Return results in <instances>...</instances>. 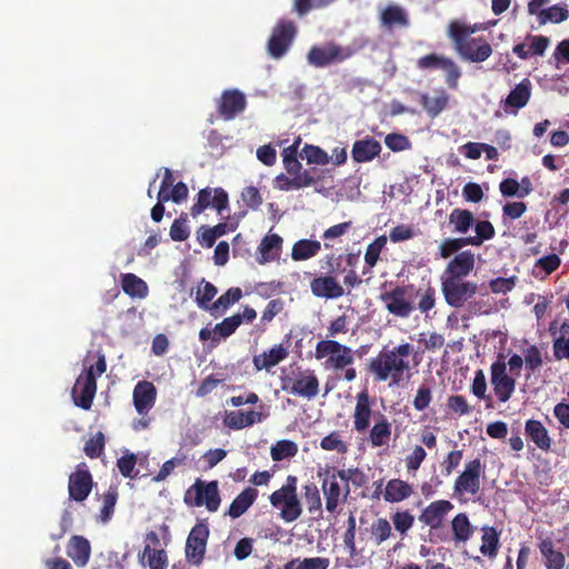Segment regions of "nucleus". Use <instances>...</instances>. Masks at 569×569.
<instances>
[{
    "instance_id": "nucleus-1",
    "label": "nucleus",
    "mask_w": 569,
    "mask_h": 569,
    "mask_svg": "<svg viewBox=\"0 0 569 569\" xmlns=\"http://www.w3.org/2000/svg\"><path fill=\"white\" fill-rule=\"evenodd\" d=\"M413 346L409 342L401 343L392 349L383 348L376 357L368 361V371L376 382L391 380V383H400L410 371V356Z\"/></svg>"
},
{
    "instance_id": "nucleus-2",
    "label": "nucleus",
    "mask_w": 569,
    "mask_h": 569,
    "mask_svg": "<svg viewBox=\"0 0 569 569\" xmlns=\"http://www.w3.org/2000/svg\"><path fill=\"white\" fill-rule=\"evenodd\" d=\"M476 27L452 21L448 28V36L455 43L457 52L471 62H483L492 54L491 46L483 38H470Z\"/></svg>"
},
{
    "instance_id": "nucleus-3",
    "label": "nucleus",
    "mask_w": 569,
    "mask_h": 569,
    "mask_svg": "<svg viewBox=\"0 0 569 569\" xmlns=\"http://www.w3.org/2000/svg\"><path fill=\"white\" fill-rule=\"evenodd\" d=\"M107 370L106 356L97 352V361L90 366H84L83 372L77 378L72 388V399L77 407L89 410L97 392V378Z\"/></svg>"
},
{
    "instance_id": "nucleus-4",
    "label": "nucleus",
    "mask_w": 569,
    "mask_h": 569,
    "mask_svg": "<svg viewBox=\"0 0 569 569\" xmlns=\"http://www.w3.org/2000/svg\"><path fill=\"white\" fill-rule=\"evenodd\" d=\"M282 163L286 173H279L273 180V187L280 191L299 190L309 184L312 179L307 172H301L302 164L299 161L300 152L296 146L286 147L282 152Z\"/></svg>"
},
{
    "instance_id": "nucleus-5",
    "label": "nucleus",
    "mask_w": 569,
    "mask_h": 569,
    "mask_svg": "<svg viewBox=\"0 0 569 569\" xmlns=\"http://www.w3.org/2000/svg\"><path fill=\"white\" fill-rule=\"evenodd\" d=\"M297 477L289 475L284 485L269 497L271 506L280 509V517L284 522H293L302 513V506L297 493Z\"/></svg>"
},
{
    "instance_id": "nucleus-6",
    "label": "nucleus",
    "mask_w": 569,
    "mask_h": 569,
    "mask_svg": "<svg viewBox=\"0 0 569 569\" xmlns=\"http://www.w3.org/2000/svg\"><path fill=\"white\" fill-rule=\"evenodd\" d=\"M315 357L327 358L326 366L333 370H343L355 361L353 350L332 339L321 340L316 346Z\"/></svg>"
},
{
    "instance_id": "nucleus-7",
    "label": "nucleus",
    "mask_w": 569,
    "mask_h": 569,
    "mask_svg": "<svg viewBox=\"0 0 569 569\" xmlns=\"http://www.w3.org/2000/svg\"><path fill=\"white\" fill-rule=\"evenodd\" d=\"M356 50L349 46L342 47L336 42L323 46H312L307 53V61L315 68H326L350 59Z\"/></svg>"
},
{
    "instance_id": "nucleus-8",
    "label": "nucleus",
    "mask_w": 569,
    "mask_h": 569,
    "mask_svg": "<svg viewBox=\"0 0 569 569\" xmlns=\"http://www.w3.org/2000/svg\"><path fill=\"white\" fill-rule=\"evenodd\" d=\"M184 502L192 507L204 506L208 511L216 512L221 502L218 482L197 479L187 490Z\"/></svg>"
},
{
    "instance_id": "nucleus-9",
    "label": "nucleus",
    "mask_w": 569,
    "mask_h": 569,
    "mask_svg": "<svg viewBox=\"0 0 569 569\" xmlns=\"http://www.w3.org/2000/svg\"><path fill=\"white\" fill-rule=\"evenodd\" d=\"M486 466L479 458L468 461L463 471L456 478L453 495L462 500L466 495L477 496L481 488V478L485 476Z\"/></svg>"
},
{
    "instance_id": "nucleus-10",
    "label": "nucleus",
    "mask_w": 569,
    "mask_h": 569,
    "mask_svg": "<svg viewBox=\"0 0 569 569\" xmlns=\"http://www.w3.org/2000/svg\"><path fill=\"white\" fill-rule=\"evenodd\" d=\"M413 286H396L389 291L380 295V300L383 302L386 310L398 318H409L416 310L411 300Z\"/></svg>"
},
{
    "instance_id": "nucleus-11",
    "label": "nucleus",
    "mask_w": 569,
    "mask_h": 569,
    "mask_svg": "<svg viewBox=\"0 0 569 569\" xmlns=\"http://www.w3.org/2000/svg\"><path fill=\"white\" fill-rule=\"evenodd\" d=\"M297 34V26L293 21L281 19L272 29L267 43V50L271 58H282L291 47Z\"/></svg>"
},
{
    "instance_id": "nucleus-12",
    "label": "nucleus",
    "mask_w": 569,
    "mask_h": 569,
    "mask_svg": "<svg viewBox=\"0 0 569 569\" xmlns=\"http://www.w3.org/2000/svg\"><path fill=\"white\" fill-rule=\"evenodd\" d=\"M478 290V284L465 279L441 278V291L445 301L452 308H461Z\"/></svg>"
},
{
    "instance_id": "nucleus-13",
    "label": "nucleus",
    "mask_w": 569,
    "mask_h": 569,
    "mask_svg": "<svg viewBox=\"0 0 569 569\" xmlns=\"http://www.w3.org/2000/svg\"><path fill=\"white\" fill-rule=\"evenodd\" d=\"M282 389L291 395L313 399L319 393V379L313 370H296L283 381Z\"/></svg>"
},
{
    "instance_id": "nucleus-14",
    "label": "nucleus",
    "mask_w": 569,
    "mask_h": 569,
    "mask_svg": "<svg viewBox=\"0 0 569 569\" xmlns=\"http://www.w3.org/2000/svg\"><path fill=\"white\" fill-rule=\"evenodd\" d=\"M318 477L321 479L326 509L328 512L335 513L339 507L341 495H345V486L341 487L338 481L340 479L339 470L333 467H326L318 471Z\"/></svg>"
},
{
    "instance_id": "nucleus-15",
    "label": "nucleus",
    "mask_w": 569,
    "mask_h": 569,
    "mask_svg": "<svg viewBox=\"0 0 569 569\" xmlns=\"http://www.w3.org/2000/svg\"><path fill=\"white\" fill-rule=\"evenodd\" d=\"M490 382L500 402H507L515 392L516 381L507 375V363L502 355L490 367Z\"/></svg>"
},
{
    "instance_id": "nucleus-16",
    "label": "nucleus",
    "mask_w": 569,
    "mask_h": 569,
    "mask_svg": "<svg viewBox=\"0 0 569 569\" xmlns=\"http://www.w3.org/2000/svg\"><path fill=\"white\" fill-rule=\"evenodd\" d=\"M229 206V197L226 190L222 188H203L198 192L197 201L190 209V213L193 218L198 217L206 209H214L218 213H221Z\"/></svg>"
},
{
    "instance_id": "nucleus-17",
    "label": "nucleus",
    "mask_w": 569,
    "mask_h": 569,
    "mask_svg": "<svg viewBox=\"0 0 569 569\" xmlns=\"http://www.w3.org/2000/svg\"><path fill=\"white\" fill-rule=\"evenodd\" d=\"M209 533L206 523L198 522L192 527L186 541V559L189 563L199 566L203 561Z\"/></svg>"
},
{
    "instance_id": "nucleus-18",
    "label": "nucleus",
    "mask_w": 569,
    "mask_h": 569,
    "mask_svg": "<svg viewBox=\"0 0 569 569\" xmlns=\"http://www.w3.org/2000/svg\"><path fill=\"white\" fill-rule=\"evenodd\" d=\"M246 107V96L238 89H228L221 93L217 110L224 121H230L241 113Z\"/></svg>"
},
{
    "instance_id": "nucleus-19",
    "label": "nucleus",
    "mask_w": 569,
    "mask_h": 569,
    "mask_svg": "<svg viewBox=\"0 0 569 569\" xmlns=\"http://www.w3.org/2000/svg\"><path fill=\"white\" fill-rule=\"evenodd\" d=\"M92 489V476L88 470L86 463L77 466V470L70 475L68 491L71 500L81 502L91 492Z\"/></svg>"
},
{
    "instance_id": "nucleus-20",
    "label": "nucleus",
    "mask_w": 569,
    "mask_h": 569,
    "mask_svg": "<svg viewBox=\"0 0 569 569\" xmlns=\"http://www.w3.org/2000/svg\"><path fill=\"white\" fill-rule=\"evenodd\" d=\"M453 509L449 500L439 499L423 508L418 520L428 526L431 530L440 529L443 526L447 515Z\"/></svg>"
},
{
    "instance_id": "nucleus-21",
    "label": "nucleus",
    "mask_w": 569,
    "mask_h": 569,
    "mask_svg": "<svg viewBox=\"0 0 569 569\" xmlns=\"http://www.w3.org/2000/svg\"><path fill=\"white\" fill-rule=\"evenodd\" d=\"M310 289L313 296L326 299H338L345 295L343 287L336 277L327 272L311 280Z\"/></svg>"
},
{
    "instance_id": "nucleus-22",
    "label": "nucleus",
    "mask_w": 569,
    "mask_h": 569,
    "mask_svg": "<svg viewBox=\"0 0 569 569\" xmlns=\"http://www.w3.org/2000/svg\"><path fill=\"white\" fill-rule=\"evenodd\" d=\"M373 400L368 390H362L356 396V407L353 411V428L357 432H365L370 426Z\"/></svg>"
},
{
    "instance_id": "nucleus-23",
    "label": "nucleus",
    "mask_w": 569,
    "mask_h": 569,
    "mask_svg": "<svg viewBox=\"0 0 569 569\" xmlns=\"http://www.w3.org/2000/svg\"><path fill=\"white\" fill-rule=\"evenodd\" d=\"M475 268V254L469 251L459 252L449 261L441 278L465 279Z\"/></svg>"
},
{
    "instance_id": "nucleus-24",
    "label": "nucleus",
    "mask_w": 569,
    "mask_h": 569,
    "mask_svg": "<svg viewBox=\"0 0 569 569\" xmlns=\"http://www.w3.org/2000/svg\"><path fill=\"white\" fill-rule=\"evenodd\" d=\"M531 97V82L529 79H523L518 83L501 102L502 109L507 113H517L519 109L527 106Z\"/></svg>"
},
{
    "instance_id": "nucleus-25",
    "label": "nucleus",
    "mask_w": 569,
    "mask_h": 569,
    "mask_svg": "<svg viewBox=\"0 0 569 569\" xmlns=\"http://www.w3.org/2000/svg\"><path fill=\"white\" fill-rule=\"evenodd\" d=\"M157 390L150 381H139L133 389V405L138 413H147L154 405Z\"/></svg>"
},
{
    "instance_id": "nucleus-26",
    "label": "nucleus",
    "mask_w": 569,
    "mask_h": 569,
    "mask_svg": "<svg viewBox=\"0 0 569 569\" xmlns=\"http://www.w3.org/2000/svg\"><path fill=\"white\" fill-rule=\"evenodd\" d=\"M381 144L372 137L356 140L352 144L351 157L355 162H370L381 152Z\"/></svg>"
},
{
    "instance_id": "nucleus-27",
    "label": "nucleus",
    "mask_w": 569,
    "mask_h": 569,
    "mask_svg": "<svg viewBox=\"0 0 569 569\" xmlns=\"http://www.w3.org/2000/svg\"><path fill=\"white\" fill-rule=\"evenodd\" d=\"M268 415L261 411L254 410H238L227 415L223 422L224 425L233 430H240L247 427H251L254 423L261 422L267 418Z\"/></svg>"
},
{
    "instance_id": "nucleus-28",
    "label": "nucleus",
    "mask_w": 569,
    "mask_h": 569,
    "mask_svg": "<svg viewBox=\"0 0 569 569\" xmlns=\"http://www.w3.org/2000/svg\"><path fill=\"white\" fill-rule=\"evenodd\" d=\"M525 433L540 450L547 452L551 449L552 440L547 428L540 420H527L525 423Z\"/></svg>"
},
{
    "instance_id": "nucleus-29",
    "label": "nucleus",
    "mask_w": 569,
    "mask_h": 569,
    "mask_svg": "<svg viewBox=\"0 0 569 569\" xmlns=\"http://www.w3.org/2000/svg\"><path fill=\"white\" fill-rule=\"evenodd\" d=\"M67 555L78 567H84L91 556L89 540L82 536H72L67 546Z\"/></svg>"
},
{
    "instance_id": "nucleus-30",
    "label": "nucleus",
    "mask_w": 569,
    "mask_h": 569,
    "mask_svg": "<svg viewBox=\"0 0 569 569\" xmlns=\"http://www.w3.org/2000/svg\"><path fill=\"white\" fill-rule=\"evenodd\" d=\"M282 248V238L277 233H269L264 236L259 246L260 257L258 262L264 264L270 261L279 259Z\"/></svg>"
},
{
    "instance_id": "nucleus-31",
    "label": "nucleus",
    "mask_w": 569,
    "mask_h": 569,
    "mask_svg": "<svg viewBox=\"0 0 569 569\" xmlns=\"http://www.w3.org/2000/svg\"><path fill=\"white\" fill-rule=\"evenodd\" d=\"M538 548L545 559L547 569H563L566 566L565 555L555 548V542L550 538L542 539Z\"/></svg>"
},
{
    "instance_id": "nucleus-32",
    "label": "nucleus",
    "mask_w": 569,
    "mask_h": 569,
    "mask_svg": "<svg viewBox=\"0 0 569 569\" xmlns=\"http://www.w3.org/2000/svg\"><path fill=\"white\" fill-rule=\"evenodd\" d=\"M288 357V351L282 345L273 346L269 351H264L253 357V366L256 370H268Z\"/></svg>"
},
{
    "instance_id": "nucleus-33",
    "label": "nucleus",
    "mask_w": 569,
    "mask_h": 569,
    "mask_svg": "<svg viewBox=\"0 0 569 569\" xmlns=\"http://www.w3.org/2000/svg\"><path fill=\"white\" fill-rule=\"evenodd\" d=\"M257 498V489L252 487L246 488L232 500L227 515L232 519L241 517L253 505Z\"/></svg>"
},
{
    "instance_id": "nucleus-34",
    "label": "nucleus",
    "mask_w": 569,
    "mask_h": 569,
    "mask_svg": "<svg viewBox=\"0 0 569 569\" xmlns=\"http://www.w3.org/2000/svg\"><path fill=\"white\" fill-rule=\"evenodd\" d=\"M452 539L456 545L467 542L475 532V527L466 512L457 513L451 520Z\"/></svg>"
},
{
    "instance_id": "nucleus-35",
    "label": "nucleus",
    "mask_w": 569,
    "mask_h": 569,
    "mask_svg": "<svg viewBox=\"0 0 569 569\" xmlns=\"http://www.w3.org/2000/svg\"><path fill=\"white\" fill-rule=\"evenodd\" d=\"M413 492L412 486L401 479H391L387 482L383 499L387 502H400L408 499Z\"/></svg>"
},
{
    "instance_id": "nucleus-36",
    "label": "nucleus",
    "mask_w": 569,
    "mask_h": 569,
    "mask_svg": "<svg viewBox=\"0 0 569 569\" xmlns=\"http://www.w3.org/2000/svg\"><path fill=\"white\" fill-rule=\"evenodd\" d=\"M391 437V423L388 418L379 413L378 419L369 431V441L372 447H383L388 445Z\"/></svg>"
},
{
    "instance_id": "nucleus-37",
    "label": "nucleus",
    "mask_w": 569,
    "mask_h": 569,
    "mask_svg": "<svg viewBox=\"0 0 569 569\" xmlns=\"http://www.w3.org/2000/svg\"><path fill=\"white\" fill-rule=\"evenodd\" d=\"M449 96L445 90H440L436 97L428 93H420V103L430 118L438 117L448 106Z\"/></svg>"
},
{
    "instance_id": "nucleus-38",
    "label": "nucleus",
    "mask_w": 569,
    "mask_h": 569,
    "mask_svg": "<svg viewBox=\"0 0 569 569\" xmlns=\"http://www.w3.org/2000/svg\"><path fill=\"white\" fill-rule=\"evenodd\" d=\"M482 536H481V546H480V552L490 558L493 559L498 555L499 547H500V537L499 532L495 527L491 526H483L481 528Z\"/></svg>"
},
{
    "instance_id": "nucleus-39",
    "label": "nucleus",
    "mask_w": 569,
    "mask_h": 569,
    "mask_svg": "<svg viewBox=\"0 0 569 569\" xmlns=\"http://www.w3.org/2000/svg\"><path fill=\"white\" fill-rule=\"evenodd\" d=\"M321 250V243L318 240L301 239L293 243L291 258L295 261L308 260L316 257Z\"/></svg>"
},
{
    "instance_id": "nucleus-40",
    "label": "nucleus",
    "mask_w": 569,
    "mask_h": 569,
    "mask_svg": "<svg viewBox=\"0 0 569 569\" xmlns=\"http://www.w3.org/2000/svg\"><path fill=\"white\" fill-rule=\"evenodd\" d=\"M381 23L391 29L395 26L408 27L409 19L405 9L398 4H390L383 9L380 16Z\"/></svg>"
},
{
    "instance_id": "nucleus-41",
    "label": "nucleus",
    "mask_w": 569,
    "mask_h": 569,
    "mask_svg": "<svg viewBox=\"0 0 569 569\" xmlns=\"http://www.w3.org/2000/svg\"><path fill=\"white\" fill-rule=\"evenodd\" d=\"M121 287L131 298H144L148 295L147 283L134 273L122 274Z\"/></svg>"
},
{
    "instance_id": "nucleus-42",
    "label": "nucleus",
    "mask_w": 569,
    "mask_h": 569,
    "mask_svg": "<svg viewBox=\"0 0 569 569\" xmlns=\"http://www.w3.org/2000/svg\"><path fill=\"white\" fill-rule=\"evenodd\" d=\"M449 223L453 226L455 232L467 233L475 223V217L467 209L455 208L449 214Z\"/></svg>"
},
{
    "instance_id": "nucleus-43",
    "label": "nucleus",
    "mask_w": 569,
    "mask_h": 569,
    "mask_svg": "<svg viewBox=\"0 0 569 569\" xmlns=\"http://www.w3.org/2000/svg\"><path fill=\"white\" fill-rule=\"evenodd\" d=\"M302 489L308 511L311 515H316V518H322V502L317 485L315 482H308Z\"/></svg>"
},
{
    "instance_id": "nucleus-44",
    "label": "nucleus",
    "mask_w": 569,
    "mask_h": 569,
    "mask_svg": "<svg viewBox=\"0 0 569 569\" xmlns=\"http://www.w3.org/2000/svg\"><path fill=\"white\" fill-rule=\"evenodd\" d=\"M241 320L239 315L224 318L221 322L217 323L213 328L212 343L217 345L221 339H227L236 332L240 327Z\"/></svg>"
},
{
    "instance_id": "nucleus-45",
    "label": "nucleus",
    "mask_w": 569,
    "mask_h": 569,
    "mask_svg": "<svg viewBox=\"0 0 569 569\" xmlns=\"http://www.w3.org/2000/svg\"><path fill=\"white\" fill-rule=\"evenodd\" d=\"M436 289L431 284L425 287L413 288L412 296L419 299L418 310L428 317L430 310L436 306Z\"/></svg>"
},
{
    "instance_id": "nucleus-46",
    "label": "nucleus",
    "mask_w": 569,
    "mask_h": 569,
    "mask_svg": "<svg viewBox=\"0 0 569 569\" xmlns=\"http://www.w3.org/2000/svg\"><path fill=\"white\" fill-rule=\"evenodd\" d=\"M340 480L345 481V499L350 493V487L349 482H351L356 488H362L368 482L367 475L358 469V468H350V469H341L339 470Z\"/></svg>"
},
{
    "instance_id": "nucleus-47",
    "label": "nucleus",
    "mask_w": 569,
    "mask_h": 569,
    "mask_svg": "<svg viewBox=\"0 0 569 569\" xmlns=\"http://www.w3.org/2000/svg\"><path fill=\"white\" fill-rule=\"evenodd\" d=\"M300 158L308 164L326 166L330 161V156L319 146L306 143L300 151Z\"/></svg>"
},
{
    "instance_id": "nucleus-48",
    "label": "nucleus",
    "mask_w": 569,
    "mask_h": 569,
    "mask_svg": "<svg viewBox=\"0 0 569 569\" xmlns=\"http://www.w3.org/2000/svg\"><path fill=\"white\" fill-rule=\"evenodd\" d=\"M330 566L329 558L312 557V558H295L289 560L283 569H328Z\"/></svg>"
},
{
    "instance_id": "nucleus-49",
    "label": "nucleus",
    "mask_w": 569,
    "mask_h": 569,
    "mask_svg": "<svg viewBox=\"0 0 569 569\" xmlns=\"http://www.w3.org/2000/svg\"><path fill=\"white\" fill-rule=\"evenodd\" d=\"M242 297V291L238 287H232L228 289L223 295H221L210 308L212 313L216 312H224L230 306L238 302Z\"/></svg>"
},
{
    "instance_id": "nucleus-50",
    "label": "nucleus",
    "mask_w": 569,
    "mask_h": 569,
    "mask_svg": "<svg viewBox=\"0 0 569 569\" xmlns=\"http://www.w3.org/2000/svg\"><path fill=\"white\" fill-rule=\"evenodd\" d=\"M387 241V237L382 234L377 237L371 243L367 246L365 252V262L368 270H371L378 263L380 253L385 249Z\"/></svg>"
},
{
    "instance_id": "nucleus-51",
    "label": "nucleus",
    "mask_w": 569,
    "mask_h": 569,
    "mask_svg": "<svg viewBox=\"0 0 569 569\" xmlns=\"http://www.w3.org/2000/svg\"><path fill=\"white\" fill-rule=\"evenodd\" d=\"M392 536V528L386 518H378L370 526V538L376 546H380Z\"/></svg>"
},
{
    "instance_id": "nucleus-52",
    "label": "nucleus",
    "mask_w": 569,
    "mask_h": 569,
    "mask_svg": "<svg viewBox=\"0 0 569 569\" xmlns=\"http://www.w3.org/2000/svg\"><path fill=\"white\" fill-rule=\"evenodd\" d=\"M298 453V445L292 440H279L272 445L270 455L273 461H281L295 457Z\"/></svg>"
},
{
    "instance_id": "nucleus-53",
    "label": "nucleus",
    "mask_w": 569,
    "mask_h": 569,
    "mask_svg": "<svg viewBox=\"0 0 569 569\" xmlns=\"http://www.w3.org/2000/svg\"><path fill=\"white\" fill-rule=\"evenodd\" d=\"M569 18V11L566 7L555 4L547 9H542L539 12V22L540 24H546L547 22L551 23H561Z\"/></svg>"
},
{
    "instance_id": "nucleus-54",
    "label": "nucleus",
    "mask_w": 569,
    "mask_h": 569,
    "mask_svg": "<svg viewBox=\"0 0 569 569\" xmlns=\"http://www.w3.org/2000/svg\"><path fill=\"white\" fill-rule=\"evenodd\" d=\"M475 229L476 236L467 237L470 246L479 247L483 241L490 240L495 237V228L488 220L477 221Z\"/></svg>"
},
{
    "instance_id": "nucleus-55",
    "label": "nucleus",
    "mask_w": 569,
    "mask_h": 569,
    "mask_svg": "<svg viewBox=\"0 0 569 569\" xmlns=\"http://www.w3.org/2000/svg\"><path fill=\"white\" fill-rule=\"evenodd\" d=\"M432 383L433 380L431 379L430 382H423L421 383L416 392V396L412 400V406L417 411H423L426 410L429 405L432 401Z\"/></svg>"
},
{
    "instance_id": "nucleus-56",
    "label": "nucleus",
    "mask_w": 569,
    "mask_h": 569,
    "mask_svg": "<svg viewBox=\"0 0 569 569\" xmlns=\"http://www.w3.org/2000/svg\"><path fill=\"white\" fill-rule=\"evenodd\" d=\"M216 295L217 288L211 282L202 279L196 296V302L198 307L203 310H210L211 306L209 303L212 301Z\"/></svg>"
},
{
    "instance_id": "nucleus-57",
    "label": "nucleus",
    "mask_w": 569,
    "mask_h": 569,
    "mask_svg": "<svg viewBox=\"0 0 569 569\" xmlns=\"http://www.w3.org/2000/svg\"><path fill=\"white\" fill-rule=\"evenodd\" d=\"M391 521L402 537L407 536L408 531L413 527L415 517L409 510L397 511L391 515Z\"/></svg>"
},
{
    "instance_id": "nucleus-58",
    "label": "nucleus",
    "mask_w": 569,
    "mask_h": 569,
    "mask_svg": "<svg viewBox=\"0 0 569 569\" xmlns=\"http://www.w3.org/2000/svg\"><path fill=\"white\" fill-rule=\"evenodd\" d=\"M104 435L101 431H98L94 436L86 441L83 451L87 457L94 459L101 456L104 449Z\"/></svg>"
},
{
    "instance_id": "nucleus-59",
    "label": "nucleus",
    "mask_w": 569,
    "mask_h": 569,
    "mask_svg": "<svg viewBox=\"0 0 569 569\" xmlns=\"http://www.w3.org/2000/svg\"><path fill=\"white\" fill-rule=\"evenodd\" d=\"M187 222L188 216L184 212L172 222L170 227V237L173 241H184L189 238L190 230Z\"/></svg>"
},
{
    "instance_id": "nucleus-60",
    "label": "nucleus",
    "mask_w": 569,
    "mask_h": 569,
    "mask_svg": "<svg viewBox=\"0 0 569 569\" xmlns=\"http://www.w3.org/2000/svg\"><path fill=\"white\" fill-rule=\"evenodd\" d=\"M320 448L326 451H337L339 453H346L348 451V446L341 440L338 431H332L323 437L320 441Z\"/></svg>"
},
{
    "instance_id": "nucleus-61",
    "label": "nucleus",
    "mask_w": 569,
    "mask_h": 569,
    "mask_svg": "<svg viewBox=\"0 0 569 569\" xmlns=\"http://www.w3.org/2000/svg\"><path fill=\"white\" fill-rule=\"evenodd\" d=\"M466 246H470L467 237L446 239L439 247L440 256L442 258H449L452 253Z\"/></svg>"
},
{
    "instance_id": "nucleus-62",
    "label": "nucleus",
    "mask_w": 569,
    "mask_h": 569,
    "mask_svg": "<svg viewBox=\"0 0 569 569\" xmlns=\"http://www.w3.org/2000/svg\"><path fill=\"white\" fill-rule=\"evenodd\" d=\"M143 553L148 556V565L150 569L167 568L168 559L164 550L151 549V547L147 545L144 547Z\"/></svg>"
},
{
    "instance_id": "nucleus-63",
    "label": "nucleus",
    "mask_w": 569,
    "mask_h": 569,
    "mask_svg": "<svg viewBox=\"0 0 569 569\" xmlns=\"http://www.w3.org/2000/svg\"><path fill=\"white\" fill-rule=\"evenodd\" d=\"M446 73V82L450 89H457L458 88V81L461 77V70L457 66V63L450 59L446 58L442 69Z\"/></svg>"
},
{
    "instance_id": "nucleus-64",
    "label": "nucleus",
    "mask_w": 569,
    "mask_h": 569,
    "mask_svg": "<svg viewBox=\"0 0 569 569\" xmlns=\"http://www.w3.org/2000/svg\"><path fill=\"white\" fill-rule=\"evenodd\" d=\"M226 377L222 373L210 375L206 377L199 385L196 395L197 397H206L213 391L220 383L226 381Z\"/></svg>"
}]
</instances>
